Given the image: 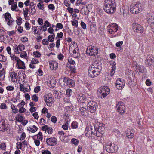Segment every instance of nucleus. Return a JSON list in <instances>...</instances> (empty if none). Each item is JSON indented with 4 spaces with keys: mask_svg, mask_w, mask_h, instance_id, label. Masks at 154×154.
Masks as SVG:
<instances>
[{
    "mask_svg": "<svg viewBox=\"0 0 154 154\" xmlns=\"http://www.w3.org/2000/svg\"><path fill=\"white\" fill-rule=\"evenodd\" d=\"M32 64H36L38 63L39 61L37 59L33 58L31 61Z\"/></svg>",
    "mask_w": 154,
    "mask_h": 154,
    "instance_id": "59",
    "label": "nucleus"
},
{
    "mask_svg": "<svg viewBox=\"0 0 154 154\" xmlns=\"http://www.w3.org/2000/svg\"><path fill=\"white\" fill-rule=\"evenodd\" d=\"M71 127L73 129H76L78 127V123L76 121H74L71 124Z\"/></svg>",
    "mask_w": 154,
    "mask_h": 154,
    "instance_id": "39",
    "label": "nucleus"
},
{
    "mask_svg": "<svg viewBox=\"0 0 154 154\" xmlns=\"http://www.w3.org/2000/svg\"><path fill=\"white\" fill-rule=\"evenodd\" d=\"M72 26L77 27L78 26V21L76 20L72 21Z\"/></svg>",
    "mask_w": 154,
    "mask_h": 154,
    "instance_id": "60",
    "label": "nucleus"
},
{
    "mask_svg": "<svg viewBox=\"0 0 154 154\" xmlns=\"http://www.w3.org/2000/svg\"><path fill=\"white\" fill-rule=\"evenodd\" d=\"M79 110L81 114L83 116H86L88 114L89 110L85 107L80 106L79 108Z\"/></svg>",
    "mask_w": 154,
    "mask_h": 154,
    "instance_id": "24",
    "label": "nucleus"
},
{
    "mask_svg": "<svg viewBox=\"0 0 154 154\" xmlns=\"http://www.w3.org/2000/svg\"><path fill=\"white\" fill-rule=\"evenodd\" d=\"M10 76L11 79L12 81L14 82H15V79L17 78V74L14 72H11Z\"/></svg>",
    "mask_w": 154,
    "mask_h": 154,
    "instance_id": "32",
    "label": "nucleus"
},
{
    "mask_svg": "<svg viewBox=\"0 0 154 154\" xmlns=\"http://www.w3.org/2000/svg\"><path fill=\"white\" fill-rule=\"evenodd\" d=\"M134 31L137 32L141 33L143 32V28L141 25L136 23H134L132 25Z\"/></svg>",
    "mask_w": 154,
    "mask_h": 154,
    "instance_id": "15",
    "label": "nucleus"
},
{
    "mask_svg": "<svg viewBox=\"0 0 154 154\" xmlns=\"http://www.w3.org/2000/svg\"><path fill=\"white\" fill-rule=\"evenodd\" d=\"M32 138L34 140V142L35 145L37 146H38L39 145L40 143V140H37V139L36 138V136H33Z\"/></svg>",
    "mask_w": 154,
    "mask_h": 154,
    "instance_id": "37",
    "label": "nucleus"
},
{
    "mask_svg": "<svg viewBox=\"0 0 154 154\" xmlns=\"http://www.w3.org/2000/svg\"><path fill=\"white\" fill-rule=\"evenodd\" d=\"M16 22L17 25H20L22 23V18L20 17H18L17 18Z\"/></svg>",
    "mask_w": 154,
    "mask_h": 154,
    "instance_id": "41",
    "label": "nucleus"
},
{
    "mask_svg": "<svg viewBox=\"0 0 154 154\" xmlns=\"http://www.w3.org/2000/svg\"><path fill=\"white\" fill-rule=\"evenodd\" d=\"M31 11L30 12V14L31 15H33L35 14L36 10L35 8V7L34 6L33 7V6H31Z\"/></svg>",
    "mask_w": 154,
    "mask_h": 154,
    "instance_id": "55",
    "label": "nucleus"
},
{
    "mask_svg": "<svg viewBox=\"0 0 154 154\" xmlns=\"http://www.w3.org/2000/svg\"><path fill=\"white\" fill-rule=\"evenodd\" d=\"M103 148L108 153H113L117 151L118 147L114 144L106 143L105 145L103 146Z\"/></svg>",
    "mask_w": 154,
    "mask_h": 154,
    "instance_id": "4",
    "label": "nucleus"
},
{
    "mask_svg": "<svg viewBox=\"0 0 154 154\" xmlns=\"http://www.w3.org/2000/svg\"><path fill=\"white\" fill-rule=\"evenodd\" d=\"M38 22L40 25H42L43 24V20L40 18L38 19Z\"/></svg>",
    "mask_w": 154,
    "mask_h": 154,
    "instance_id": "61",
    "label": "nucleus"
},
{
    "mask_svg": "<svg viewBox=\"0 0 154 154\" xmlns=\"http://www.w3.org/2000/svg\"><path fill=\"white\" fill-rule=\"evenodd\" d=\"M48 41H49L48 40V39H44L42 40V43L43 45H47L49 43Z\"/></svg>",
    "mask_w": 154,
    "mask_h": 154,
    "instance_id": "58",
    "label": "nucleus"
},
{
    "mask_svg": "<svg viewBox=\"0 0 154 154\" xmlns=\"http://www.w3.org/2000/svg\"><path fill=\"white\" fill-rule=\"evenodd\" d=\"M19 109H20L18 110V112L20 113H23L26 112V109L23 107H21Z\"/></svg>",
    "mask_w": 154,
    "mask_h": 154,
    "instance_id": "57",
    "label": "nucleus"
},
{
    "mask_svg": "<svg viewBox=\"0 0 154 154\" xmlns=\"http://www.w3.org/2000/svg\"><path fill=\"white\" fill-rule=\"evenodd\" d=\"M6 145L5 143H3L0 144V148L1 149L5 150L6 149Z\"/></svg>",
    "mask_w": 154,
    "mask_h": 154,
    "instance_id": "56",
    "label": "nucleus"
},
{
    "mask_svg": "<svg viewBox=\"0 0 154 154\" xmlns=\"http://www.w3.org/2000/svg\"><path fill=\"white\" fill-rule=\"evenodd\" d=\"M118 27L116 23L111 24L109 27V32L111 34L116 32L118 30Z\"/></svg>",
    "mask_w": 154,
    "mask_h": 154,
    "instance_id": "19",
    "label": "nucleus"
},
{
    "mask_svg": "<svg viewBox=\"0 0 154 154\" xmlns=\"http://www.w3.org/2000/svg\"><path fill=\"white\" fill-rule=\"evenodd\" d=\"M116 107L118 112L120 114L123 113L125 110V106L123 102H119L116 104Z\"/></svg>",
    "mask_w": 154,
    "mask_h": 154,
    "instance_id": "12",
    "label": "nucleus"
},
{
    "mask_svg": "<svg viewBox=\"0 0 154 154\" xmlns=\"http://www.w3.org/2000/svg\"><path fill=\"white\" fill-rule=\"evenodd\" d=\"M143 6L140 3L133 4L130 6V11L133 14H136L142 11Z\"/></svg>",
    "mask_w": 154,
    "mask_h": 154,
    "instance_id": "3",
    "label": "nucleus"
},
{
    "mask_svg": "<svg viewBox=\"0 0 154 154\" xmlns=\"http://www.w3.org/2000/svg\"><path fill=\"white\" fill-rule=\"evenodd\" d=\"M101 71L100 70L93 69L91 68H89L88 75L90 77L94 78L97 77L100 73Z\"/></svg>",
    "mask_w": 154,
    "mask_h": 154,
    "instance_id": "10",
    "label": "nucleus"
},
{
    "mask_svg": "<svg viewBox=\"0 0 154 154\" xmlns=\"http://www.w3.org/2000/svg\"><path fill=\"white\" fill-rule=\"evenodd\" d=\"M11 107L14 113H16L18 112V109L17 108H16L15 106L14 105H11Z\"/></svg>",
    "mask_w": 154,
    "mask_h": 154,
    "instance_id": "38",
    "label": "nucleus"
},
{
    "mask_svg": "<svg viewBox=\"0 0 154 154\" xmlns=\"http://www.w3.org/2000/svg\"><path fill=\"white\" fill-rule=\"evenodd\" d=\"M42 129L43 131H45L46 133H47L49 134H51L53 132V129L51 127H49L47 125L42 126Z\"/></svg>",
    "mask_w": 154,
    "mask_h": 154,
    "instance_id": "22",
    "label": "nucleus"
},
{
    "mask_svg": "<svg viewBox=\"0 0 154 154\" xmlns=\"http://www.w3.org/2000/svg\"><path fill=\"white\" fill-rule=\"evenodd\" d=\"M58 63L55 62H52L49 63L50 67L51 70H56L58 67Z\"/></svg>",
    "mask_w": 154,
    "mask_h": 154,
    "instance_id": "27",
    "label": "nucleus"
},
{
    "mask_svg": "<svg viewBox=\"0 0 154 154\" xmlns=\"http://www.w3.org/2000/svg\"><path fill=\"white\" fill-rule=\"evenodd\" d=\"M56 28L62 29L63 28V25L61 23H57L56 26Z\"/></svg>",
    "mask_w": 154,
    "mask_h": 154,
    "instance_id": "63",
    "label": "nucleus"
},
{
    "mask_svg": "<svg viewBox=\"0 0 154 154\" xmlns=\"http://www.w3.org/2000/svg\"><path fill=\"white\" fill-rule=\"evenodd\" d=\"M89 68L95 70L98 69L101 71L102 67L100 64L97 61H95L90 65Z\"/></svg>",
    "mask_w": 154,
    "mask_h": 154,
    "instance_id": "17",
    "label": "nucleus"
},
{
    "mask_svg": "<svg viewBox=\"0 0 154 154\" xmlns=\"http://www.w3.org/2000/svg\"><path fill=\"white\" fill-rule=\"evenodd\" d=\"M17 8V3L16 2L14 3L13 5H12L11 6V9L12 11H15Z\"/></svg>",
    "mask_w": 154,
    "mask_h": 154,
    "instance_id": "48",
    "label": "nucleus"
},
{
    "mask_svg": "<svg viewBox=\"0 0 154 154\" xmlns=\"http://www.w3.org/2000/svg\"><path fill=\"white\" fill-rule=\"evenodd\" d=\"M8 129V126L6 124L5 120L0 117V131L4 132Z\"/></svg>",
    "mask_w": 154,
    "mask_h": 154,
    "instance_id": "13",
    "label": "nucleus"
},
{
    "mask_svg": "<svg viewBox=\"0 0 154 154\" xmlns=\"http://www.w3.org/2000/svg\"><path fill=\"white\" fill-rule=\"evenodd\" d=\"M69 124V122L67 121L65 124L62 126V128L65 130H67L68 129V125Z\"/></svg>",
    "mask_w": 154,
    "mask_h": 154,
    "instance_id": "43",
    "label": "nucleus"
},
{
    "mask_svg": "<svg viewBox=\"0 0 154 154\" xmlns=\"http://www.w3.org/2000/svg\"><path fill=\"white\" fill-rule=\"evenodd\" d=\"M29 11V10L28 8H26L25 9H23V12L24 16L28 15Z\"/></svg>",
    "mask_w": 154,
    "mask_h": 154,
    "instance_id": "50",
    "label": "nucleus"
},
{
    "mask_svg": "<svg viewBox=\"0 0 154 154\" xmlns=\"http://www.w3.org/2000/svg\"><path fill=\"white\" fill-rule=\"evenodd\" d=\"M29 128L30 131L32 132L33 133L35 132L38 129L37 127L35 125H32Z\"/></svg>",
    "mask_w": 154,
    "mask_h": 154,
    "instance_id": "36",
    "label": "nucleus"
},
{
    "mask_svg": "<svg viewBox=\"0 0 154 154\" xmlns=\"http://www.w3.org/2000/svg\"><path fill=\"white\" fill-rule=\"evenodd\" d=\"M146 19L150 25L152 30L154 32V16L150 13H148L146 16Z\"/></svg>",
    "mask_w": 154,
    "mask_h": 154,
    "instance_id": "9",
    "label": "nucleus"
},
{
    "mask_svg": "<svg viewBox=\"0 0 154 154\" xmlns=\"http://www.w3.org/2000/svg\"><path fill=\"white\" fill-rule=\"evenodd\" d=\"M92 129L91 127H88L86 128L85 131V134L86 137H90L93 134V131L92 130Z\"/></svg>",
    "mask_w": 154,
    "mask_h": 154,
    "instance_id": "23",
    "label": "nucleus"
},
{
    "mask_svg": "<svg viewBox=\"0 0 154 154\" xmlns=\"http://www.w3.org/2000/svg\"><path fill=\"white\" fill-rule=\"evenodd\" d=\"M59 135V137L61 141H63L65 137V133L63 131H59L58 133Z\"/></svg>",
    "mask_w": 154,
    "mask_h": 154,
    "instance_id": "30",
    "label": "nucleus"
},
{
    "mask_svg": "<svg viewBox=\"0 0 154 154\" xmlns=\"http://www.w3.org/2000/svg\"><path fill=\"white\" fill-rule=\"evenodd\" d=\"M114 134L117 137H120L121 135L120 132L119 131V130L117 129L114 130Z\"/></svg>",
    "mask_w": 154,
    "mask_h": 154,
    "instance_id": "44",
    "label": "nucleus"
},
{
    "mask_svg": "<svg viewBox=\"0 0 154 154\" xmlns=\"http://www.w3.org/2000/svg\"><path fill=\"white\" fill-rule=\"evenodd\" d=\"M95 123L94 125L95 130L96 131V135L97 137H99L100 133L102 134L105 129L104 124L100 123L97 121H95Z\"/></svg>",
    "mask_w": 154,
    "mask_h": 154,
    "instance_id": "2",
    "label": "nucleus"
},
{
    "mask_svg": "<svg viewBox=\"0 0 154 154\" xmlns=\"http://www.w3.org/2000/svg\"><path fill=\"white\" fill-rule=\"evenodd\" d=\"M72 93V91L71 89H68L66 90V94L68 97H69L70 96Z\"/></svg>",
    "mask_w": 154,
    "mask_h": 154,
    "instance_id": "42",
    "label": "nucleus"
},
{
    "mask_svg": "<svg viewBox=\"0 0 154 154\" xmlns=\"http://www.w3.org/2000/svg\"><path fill=\"white\" fill-rule=\"evenodd\" d=\"M20 56L22 58H26L27 57V53L25 51H23L21 54Z\"/></svg>",
    "mask_w": 154,
    "mask_h": 154,
    "instance_id": "53",
    "label": "nucleus"
},
{
    "mask_svg": "<svg viewBox=\"0 0 154 154\" xmlns=\"http://www.w3.org/2000/svg\"><path fill=\"white\" fill-rule=\"evenodd\" d=\"M71 142L72 143L74 144L75 145H77L79 143L78 140L74 138L71 139Z\"/></svg>",
    "mask_w": 154,
    "mask_h": 154,
    "instance_id": "40",
    "label": "nucleus"
},
{
    "mask_svg": "<svg viewBox=\"0 0 154 154\" xmlns=\"http://www.w3.org/2000/svg\"><path fill=\"white\" fill-rule=\"evenodd\" d=\"M25 46L22 44H20L17 47L15 48L14 51L16 54H19L20 51H23L25 49Z\"/></svg>",
    "mask_w": 154,
    "mask_h": 154,
    "instance_id": "26",
    "label": "nucleus"
},
{
    "mask_svg": "<svg viewBox=\"0 0 154 154\" xmlns=\"http://www.w3.org/2000/svg\"><path fill=\"white\" fill-rule=\"evenodd\" d=\"M5 21L7 22V24L9 26L12 25L14 20L9 13H6L5 17Z\"/></svg>",
    "mask_w": 154,
    "mask_h": 154,
    "instance_id": "16",
    "label": "nucleus"
},
{
    "mask_svg": "<svg viewBox=\"0 0 154 154\" xmlns=\"http://www.w3.org/2000/svg\"><path fill=\"white\" fill-rule=\"evenodd\" d=\"M33 136H36V138L41 141H42L43 140V135L42 133L40 132H39L37 135H34Z\"/></svg>",
    "mask_w": 154,
    "mask_h": 154,
    "instance_id": "33",
    "label": "nucleus"
},
{
    "mask_svg": "<svg viewBox=\"0 0 154 154\" xmlns=\"http://www.w3.org/2000/svg\"><path fill=\"white\" fill-rule=\"evenodd\" d=\"M10 57L12 60H15L17 62L18 60L19 59L18 57L12 54L10 55Z\"/></svg>",
    "mask_w": 154,
    "mask_h": 154,
    "instance_id": "46",
    "label": "nucleus"
},
{
    "mask_svg": "<svg viewBox=\"0 0 154 154\" xmlns=\"http://www.w3.org/2000/svg\"><path fill=\"white\" fill-rule=\"evenodd\" d=\"M116 6L115 0H105L103 9L108 13L113 14L116 11Z\"/></svg>",
    "mask_w": 154,
    "mask_h": 154,
    "instance_id": "1",
    "label": "nucleus"
},
{
    "mask_svg": "<svg viewBox=\"0 0 154 154\" xmlns=\"http://www.w3.org/2000/svg\"><path fill=\"white\" fill-rule=\"evenodd\" d=\"M44 99L47 106H51L54 102V98L51 94H48L44 97Z\"/></svg>",
    "mask_w": 154,
    "mask_h": 154,
    "instance_id": "11",
    "label": "nucleus"
},
{
    "mask_svg": "<svg viewBox=\"0 0 154 154\" xmlns=\"http://www.w3.org/2000/svg\"><path fill=\"white\" fill-rule=\"evenodd\" d=\"M25 104V102L24 101L22 100L21 102L18 104L17 106V107H18L19 108H20L21 107H23V106Z\"/></svg>",
    "mask_w": 154,
    "mask_h": 154,
    "instance_id": "51",
    "label": "nucleus"
},
{
    "mask_svg": "<svg viewBox=\"0 0 154 154\" xmlns=\"http://www.w3.org/2000/svg\"><path fill=\"white\" fill-rule=\"evenodd\" d=\"M71 51H69L70 53L74 58H77L79 56V51L78 48H76L75 49H74L72 53H70Z\"/></svg>",
    "mask_w": 154,
    "mask_h": 154,
    "instance_id": "25",
    "label": "nucleus"
},
{
    "mask_svg": "<svg viewBox=\"0 0 154 154\" xmlns=\"http://www.w3.org/2000/svg\"><path fill=\"white\" fill-rule=\"evenodd\" d=\"M125 84V82L124 80L119 78L116 81V88L118 90H121L124 88Z\"/></svg>",
    "mask_w": 154,
    "mask_h": 154,
    "instance_id": "14",
    "label": "nucleus"
},
{
    "mask_svg": "<svg viewBox=\"0 0 154 154\" xmlns=\"http://www.w3.org/2000/svg\"><path fill=\"white\" fill-rule=\"evenodd\" d=\"M0 108L3 109H6L7 108V107L5 103H1L0 106Z\"/></svg>",
    "mask_w": 154,
    "mask_h": 154,
    "instance_id": "54",
    "label": "nucleus"
},
{
    "mask_svg": "<svg viewBox=\"0 0 154 154\" xmlns=\"http://www.w3.org/2000/svg\"><path fill=\"white\" fill-rule=\"evenodd\" d=\"M134 131L131 128L128 129L126 132L127 137L128 138L132 139L134 135Z\"/></svg>",
    "mask_w": 154,
    "mask_h": 154,
    "instance_id": "20",
    "label": "nucleus"
},
{
    "mask_svg": "<svg viewBox=\"0 0 154 154\" xmlns=\"http://www.w3.org/2000/svg\"><path fill=\"white\" fill-rule=\"evenodd\" d=\"M87 107L89 111L91 113H94L98 107L97 104L95 101H91L87 103Z\"/></svg>",
    "mask_w": 154,
    "mask_h": 154,
    "instance_id": "6",
    "label": "nucleus"
},
{
    "mask_svg": "<svg viewBox=\"0 0 154 154\" xmlns=\"http://www.w3.org/2000/svg\"><path fill=\"white\" fill-rule=\"evenodd\" d=\"M17 63L18 64V68L19 69H24L25 68L24 62L20 59L18 60Z\"/></svg>",
    "mask_w": 154,
    "mask_h": 154,
    "instance_id": "28",
    "label": "nucleus"
},
{
    "mask_svg": "<svg viewBox=\"0 0 154 154\" xmlns=\"http://www.w3.org/2000/svg\"><path fill=\"white\" fill-rule=\"evenodd\" d=\"M33 54L35 56V57L37 58H38L41 56V54L38 51L33 52Z\"/></svg>",
    "mask_w": 154,
    "mask_h": 154,
    "instance_id": "49",
    "label": "nucleus"
},
{
    "mask_svg": "<svg viewBox=\"0 0 154 154\" xmlns=\"http://www.w3.org/2000/svg\"><path fill=\"white\" fill-rule=\"evenodd\" d=\"M37 6L40 9L43 10L44 8L42 2H39L37 4Z\"/></svg>",
    "mask_w": 154,
    "mask_h": 154,
    "instance_id": "47",
    "label": "nucleus"
},
{
    "mask_svg": "<svg viewBox=\"0 0 154 154\" xmlns=\"http://www.w3.org/2000/svg\"><path fill=\"white\" fill-rule=\"evenodd\" d=\"M65 109L68 112L72 111L73 108L72 106H67L65 107Z\"/></svg>",
    "mask_w": 154,
    "mask_h": 154,
    "instance_id": "45",
    "label": "nucleus"
},
{
    "mask_svg": "<svg viewBox=\"0 0 154 154\" xmlns=\"http://www.w3.org/2000/svg\"><path fill=\"white\" fill-rule=\"evenodd\" d=\"M48 8L49 9L53 10H54L55 7L53 4H51L49 5L48 6Z\"/></svg>",
    "mask_w": 154,
    "mask_h": 154,
    "instance_id": "62",
    "label": "nucleus"
},
{
    "mask_svg": "<svg viewBox=\"0 0 154 154\" xmlns=\"http://www.w3.org/2000/svg\"><path fill=\"white\" fill-rule=\"evenodd\" d=\"M56 82L54 79H52L48 81V83L49 84H50V85L51 86V88H54L55 85L56 83Z\"/></svg>",
    "mask_w": 154,
    "mask_h": 154,
    "instance_id": "31",
    "label": "nucleus"
},
{
    "mask_svg": "<svg viewBox=\"0 0 154 154\" xmlns=\"http://www.w3.org/2000/svg\"><path fill=\"white\" fill-rule=\"evenodd\" d=\"M152 62V60L147 57V59L145 61V63L147 66H149L151 64Z\"/></svg>",
    "mask_w": 154,
    "mask_h": 154,
    "instance_id": "35",
    "label": "nucleus"
},
{
    "mask_svg": "<svg viewBox=\"0 0 154 154\" xmlns=\"http://www.w3.org/2000/svg\"><path fill=\"white\" fill-rule=\"evenodd\" d=\"M100 51L99 48L95 47L94 46H89L88 47L86 51V53L91 56H95L97 55Z\"/></svg>",
    "mask_w": 154,
    "mask_h": 154,
    "instance_id": "5",
    "label": "nucleus"
},
{
    "mask_svg": "<svg viewBox=\"0 0 154 154\" xmlns=\"http://www.w3.org/2000/svg\"><path fill=\"white\" fill-rule=\"evenodd\" d=\"M40 90V87L39 86H37L34 88V91L36 93H38Z\"/></svg>",
    "mask_w": 154,
    "mask_h": 154,
    "instance_id": "64",
    "label": "nucleus"
},
{
    "mask_svg": "<svg viewBox=\"0 0 154 154\" xmlns=\"http://www.w3.org/2000/svg\"><path fill=\"white\" fill-rule=\"evenodd\" d=\"M31 98L32 100L35 102H37L38 100V97L36 96V94H34L33 95L32 97Z\"/></svg>",
    "mask_w": 154,
    "mask_h": 154,
    "instance_id": "52",
    "label": "nucleus"
},
{
    "mask_svg": "<svg viewBox=\"0 0 154 154\" xmlns=\"http://www.w3.org/2000/svg\"><path fill=\"white\" fill-rule=\"evenodd\" d=\"M46 143L48 145L54 146L57 144V139L54 137H51L46 139Z\"/></svg>",
    "mask_w": 154,
    "mask_h": 154,
    "instance_id": "18",
    "label": "nucleus"
},
{
    "mask_svg": "<svg viewBox=\"0 0 154 154\" xmlns=\"http://www.w3.org/2000/svg\"><path fill=\"white\" fill-rule=\"evenodd\" d=\"M89 12V11L88 9H87L86 8H85V7H83L81 9L80 12L82 14L86 15Z\"/></svg>",
    "mask_w": 154,
    "mask_h": 154,
    "instance_id": "34",
    "label": "nucleus"
},
{
    "mask_svg": "<svg viewBox=\"0 0 154 154\" xmlns=\"http://www.w3.org/2000/svg\"><path fill=\"white\" fill-rule=\"evenodd\" d=\"M63 83L64 86H68L69 87H73L75 85V81L73 80L66 77L63 79Z\"/></svg>",
    "mask_w": 154,
    "mask_h": 154,
    "instance_id": "8",
    "label": "nucleus"
},
{
    "mask_svg": "<svg viewBox=\"0 0 154 154\" xmlns=\"http://www.w3.org/2000/svg\"><path fill=\"white\" fill-rule=\"evenodd\" d=\"M110 91V90L108 87L104 86L102 87L100 89V93L99 97L101 98L105 97L109 93Z\"/></svg>",
    "mask_w": 154,
    "mask_h": 154,
    "instance_id": "7",
    "label": "nucleus"
},
{
    "mask_svg": "<svg viewBox=\"0 0 154 154\" xmlns=\"http://www.w3.org/2000/svg\"><path fill=\"white\" fill-rule=\"evenodd\" d=\"M77 101L78 102L83 103L86 100V96L82 93L79 94L77 95Z\"/></svg>",
    "mask_w": 154,
    "mask_h": 154,
    "instance_id": "21",
    "label": "nucleus"
},
{
    "mask_svg": "<svg viewBox=\"0 0 154 154\" xmlns=\"http://www.w3.org/2000/svg\"><path fill=\"white\" fill-rule=\"evenodd\" d=\"M90 29L92 32L95 33L97 30L96 26L94 22L91 23L90 24Z\"/></svg>",
    "mask_w": 154,
    "mask_h": 154,
    "instance_id": "29",
    "label": "nucleus"
}]
</instances>
